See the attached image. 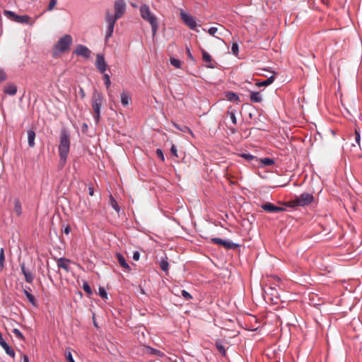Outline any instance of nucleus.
Instances as JSON below:
<instances>
[{"label": "nucleus", "instance_id": "nucleus-12", "mask_svg": "<svg viewBox=\"0 0 362 362\" xmlns=\"http://www.w3.org/2000/svg\"><path fill=\"white\" fill-rule=\"evenodd\" d=\"M115 15L121 18L125 13L126 4L124 0H116L114 4Z\"/></svg>", "mask_w": 362, "mask_h": 362}, {"label": "nucleus", "instance_id": "nucleus-8", "mask_svg": "<svg viewBox=\"0 0 362 362\" xmlns=\"http://www.w3.org/2000/svg\"><path fill=\"white\" fill-rule=\"evenodd\" d=\"M103 100V97L101 93L98 92L97 90H94L92 96V107L93 110V112H101V106Z\"/></svg>", "mask_w": 362, "mask_h": 362}, {"label": "nucleus", "instance_id": "nucleus-40", "mask_svg": "<svg viewBox=\"0 0 362 362\" xmlns=\"http://www.w3.org/2000/svg\"><path fill=\"white\" fill-rule=\"evenodd\" d=\"M102 74H103V79L105 88L107 89H109L111 86L110 76L106 72H104Z\"/></svg>", "mask_w": 362, "mask_h": 362}, {"label": "nucleus", "instance_id": "nucleus-35", "mask_svg": "<svg viewBox=\"0 0 362 362\" xmlns=\"http://www.w3.org/2000/svg\"><path fill=\"white\" fill-rule=\"evenodd\" d=\"M25 297H26L27 300H28V302L33 307H35V308H37L38 307V304H37L36 298H35V296L33 293H27Z\"/></svg>", "mask_w": 362, "mask_h": 362}, {"label": "nucleus", "instance_id": "nucleus-5", "mask_svg": "<svg viewBox=\"0 0 362 362\" xmlns=\"http://www.w3.org/2000/svg\"><path fill=\"white\" fill-rule=\"evenodd\" d=\"M210 243L223 247L226 250H240L241 245L239 243L233 242L230 239H223L221 238H211Z\"/></svg>", "mask_w": 362, "mask_h": 362}, {"label": "nucleus", "instance_id": "nucleus-55", "mask_svg": "<svg viewBox=\"0 0 362 362\" xmlns=\"http://www.w3.org/2000/svg\"><path fill=\"white\" fill-rule=\"evenodd\" d=\"M186 52H187V57L192 60L193 62H196V59L194 57V56L192 55L191 51H190V48L188 47V46H186Z\"/></svg>", "mask_w": 362, "mask_h": 362}, {"label": "nucleus", "instance_id": "nucleus-52", "mask_svg": "<svg viewBox=\"0 0 362 362\" xmlns=\"http://www.w3.org/2000/svg\"><path fill=\"white\" fill-rule=\"evenodd\" d=\"M203 30L206 32V30L205 28H203ZM218 31V28L216 27H214V26H211L210 27L208 30H207V33L210 35H214Z\"/></svg>", "mask_w": 362, "mask_h": 362}, {"label": "nucleus", "instance_id": "nucleus-43", "mask_svg": "<svg viewBox=\"0 0 362 362\" xmlns=\"http://www.w3.org/2000/svg\"><path fill=\"white\" fill-rule=\"evenodd\" d=\"M98 295L105 300L108 299L107 292L105 287L99 286L98 288Z\"/></svg>", "mask_w": 362, "mask_h": 362}, {"label": "nucleus", "instance_id": "nucleus-45", "mask_svg": "<svg viewBox=\"0 0 362 362\" xmlns=\"http://www.w3.org/2000/svg\"><path fill=\"white\" fill-rule=\"evenodd\" d=\"M13 333L14 334L15 337L19 339V340H21V341H24L25 340V337L23 335V334L22 333V332L17 329V328H14L13 329Z\"/></svg>", "mask_w": 362, "mask_h": 362}, {"label": "nucleus", "instance_id": "nucleus-61", "mask_svg": "<svg viewBox=\"0 0 362 362\" xmlns=\"http://www.w3.org/2000/svg\"><path fill=\"white\" fill-rule=\"evenodd\" d=\"M20 267H21V272L23 274H24L25 272H27L28 271H29L26 267H25V262H23L20 264Z\"/></svg>", "mask_w": 362, "mask_h": 362}, {"label": "nucleus", "instance_id": "nucleus-48", "mask_svg": "<svg viewBox=\"0 0 362 362\" xmlns=\"http://www.w3.org/2000/svg\"><path fill=\"white\" fill-rule=\"evenodd\" d=\"M354 140L355 142L360 146L361 144V134L358 129H355L354 130Z\"/></svg>", "mask_w": 362, "mask_h": 362}, {"label": "nucleus", "instance_id": "nucleus-63", "mask_svg": "<svg viewBox=\"0 0 362 362\" xmlns=\"http://www.w3.org/2000/svg\"><path fill=\"white\" fill-rule=\"evenodd\" d=\"M88 130V125L86 123L83 122L82 124V127H81L82 132L86 133V132H87Z\"/></svg>", "mask_w": 362, "mask_h": 362}, {"label": "nucleus", "instance_id": "nucleus-13", "mask_svg": "<svg viewBox=\"0 0 362 362\" xmlns=\"http://www.w3.org/2000/svg\"><path fill=\"white\" fill-rule=\"evenodd\" d=\"M266 117L260 113L258 115V117L254 119V124L257 126V129L259 130L265 131L267 127V124L265 122Z\"/></svg>", "mask_w": 362, "mask_h": 362}, {"label": "nucleus", "instance_id": "nucleus-51", "mask_svg": "<svg viewBox=\"0 0 362 362\" xmlns=\"http://www.w3.org/2000/svg\"><path fill=\"white\" fill-rule=\"evenodd\" d=\"M170 151L173 157L178 158L177 146L175 144H172Z\"/></svg>", "mask_w": 362, "mask_h": 362}, {"label": "nucleus", "instance_id": "nucleus-21", "mask_svg": "<svg viewBox=\"0 0 362 362\" xmlns=\"http://www.w3.org/2000/svg\"><path fill=\"white\" fill-rule=\"evenodd\" d=\"M171 123H172V125L175 128H176L177 130H179L183 133H189V134L193 135V132H192V129L187 125L180 124L174 121H172Z\"/></svg>", "mask_w": 362, "mask_h": 362}, {"label": "nucleus", "instance_id": "nucleus-57", "mask_svg": "<svg viewBox=\"0 0 362 362\" xmlns=\"http://www.w3.org/2000/svg\"><path fill=\"white\" fill-rule=\"evenodd\" d=\"M140 256H141L140 252L139 251H137V250H135L133 252L132 259L134 261H139V259H140Z\"/></svg>", "mask_w": 362, "mask_h": 362}, {"label": "nucleus", "instance_id": "nucleus-41", "mask_svg": "<svg viewBox=\"0 0 362 362\" xmlns=\"http://www.w3.org/2000/svg\"><path fill=\"white\" fill-rule=\"evenodd\" d=\"M283 205L285 207H289V208H295V207L299 206V205L296 204V197H294L293 199L289 200L288 202H284Z\"/></svg>", "mask_w": 362, "mask_h": 362}, {"label": "nucleus", "instance_id": "nucleus-19", "mask_svg": "<svg viewBox=\"0 0 362 362\" xmlns=\"http://www.w3.org/2000/svg\"><path fill=\"white\" fill-rule=\"evenodd\" d=\"M71 262V260L66 257H60L57 259V267L62 268L66 272H69V267L68 264Z\"/></svg>", "mask_w": 362, "mask_h": 362}, {"label": "nucleus", "instance_id": "nucleus-16", "mask_svg": "<svg viewBox=\"0 0 362 362\" xmlns=\"http://www.w3.org/2000/svg\"><path fill=\"white\" fill-rule=\"evenodd\" d=\"M17 86L13 83H7L3 89L4 93L10 96L15 95L17 93Z\"/></svg>", "mask_w": 362, "mask_h": 362}, {"label": "nucleus", "instance_id": "nucleus-15", "mask_svg": "<svg viewBox=\"0 0 362 362\" xmlns=\"http://www.w3.org/2000/svg\"><path fill=\"white\" fill-rule=\"evenodd\" d=\"M115 257L121 267H122L123 269L128 272L131 271L132 269L129 264L127 262L125 257L122 253L116 252Z\"/></svg>", "mask_w": 362, "mask_h": 362}, {"label": "nucleus", "instance_id": "nucleus-37", "mask_svg": "<svg viewBox=\"0 0 362 362\" xmlns=\"http://www.w3.org/2000/svg\"><path fill=\"white\" fill-rule=\"evenodd\" d=\"M73 349L67 347L65 350L64 356L67 362H76L72 356Z\"/></svg>", "mask_w": 362, "mask_h": 362}, {"label": "nucleus", "instance_id": "nucleus-9", "mask_svg": "<svg viewBox=\"0 0 362 362\" xmlns=\"http://www.w3.org/2000/svg\"><path fill=\"white\" fill-rule=\"evenodd\" d=\"M262 210L269 214H278L286 211L285 207L275 205L274 204L266 202L260 205Z\"/></svg>", "mask_w": 362, "mask_h": 362}, {"label": "nucleus", "instance_id": "nucleus-27", "mask_svg": "<svg viewBox=\"0 0 362 362\" xmlns=\"http://www.w3.org/2000/svg\"><path fill=\"white\" fill-rule=\"evenodd\" d=\"M274 80H275V76L274 75H272L271 76H269V78H267L265 80L257 81L255 83V85L257 87H262V86L266 87V86L271 85L274 81Z\"/></svg>", "mask_w": 362, "mask_h": 362}, {"label": "nucleus", "instance_id": "nucleus-62", "mask_svg": "<svg viewBox=\"0 0 362 362\" xmlns=\"http://www.w3.org/2000/svg\"><path fill=\"white\" fill-rule=\"evenodd\" d=\"M78 94L81 99H83L86 97V93L82 87H79Z\"/></svg>", "mask_w": 362, "mask_h": 362}, {"label": "nucleus", "instance_id": "nucleus-28", "mask_svg": "<svg viewBox=\"0 0 362 362\" xmlns=\"http://www.w3.org/2000/svg\"><path fill=\"white\" fill-rule=\"evenodd\" d=\"M247 109L248 110V116L250 119L253 118L255 112H258V110L254 105L250 103H245L243 105V109Z\"/></svg>", "mask_w": 362, "mask_h": 362}, {"label": "nucleus", "instance_id": "nucleus-39", "mask_svg": "<svg viewBox=\"0 0 362 362\" xmlns=\"http://www.w3.org/2000/svg\"><path fill=\"white\" fill-rule=\"evenodd\" d=\"M239 156L245 160H246L248 163H250L252 160H255V156H253L252 154L250 153H244L242 152L239 153Z\"/></svg>", "mask_w": 362, "mask_h": 362}, {"label": "nucleus", "instance_id": "nucleus-10", "mask_svg": "<svg viewBox=\"0 0 362 362\" xmlns=\"http://www.w3.org/2000/svg\"><path fill=\"white\" fill-rule=\"evenodd\" d=\"M95 66L98 71L100 74H103L104 72H106L108 68V64L106 62L105 57L104 54L103 53H98L96 54V59L95 62Z\"/></svg>", "mask_w": 362, "mask_h": 362}, {"label": "nucleus", "instance_id": "nucleus-20", "mask_svg": "<svg viewBox=\"0 0 362 362\" xmlns=\"http://www.w3.org/2000/svg\"><path fill=\"white\" fill-rule=\"evenodd\" d=\"M28 134V144L29 147L33 148L35 145V137H36V132L32 128L27 132Z\"/></svg>", "mask_w": 362, "mask_h": 362}, {"label": "nucleus", "instance_id": "nucleus-38", "mask_svg": "<svg viewBox=\"0 0 362 362\" xmlns=\"http://www.w3.org/2000/svg\"><path fill=\"white\" fill-rule=\"evenodd\" d=\"M82 288L88 296H90L93 294V291L88 281H83Z\"/></svg>", "mask_w": 362, "mask_h": 362}, {"label": "nucleus", "instance_id": "nucleus-26", "mask_svg": "<svg viewBox=\"0 0 362 362\" xmlns=\"http://www.w3.org/2000/svg\"><path fill=\"white\" fill-rule=\"evenodd\" d=\"M159 266H160V269L163 272L168 274V270H169V262H168V257L166 255H165L164 257H162L160 258V260L159 262Z\"/></svg>", "mask_w": 362, "mask_h": 362}, {"label": "nucleus", "instance_id": "nucleus-60", "mask_svg": "<svg viewBox=\"0 0 362 362\" xmlns=\"http://www.w3.org/2000/svg\"><path fill=\"white\" fill-rule=\"evenodd\" d=\"M7 344V342L4 340V339L3 338V335L0 332V346L3 348L6 346Z\"/></svg>", "mask_w": 362, "mask_h": 362}, {"label": "nucleus", "instance_id": "nucleus-4", "mask_svg": "<svg viewBox=\"0 0 362 362\" xmlns=\"http://www.w3.org/2000/svg\"><path fill=\"white\" fill-rule=\"evenodd\" d=\"M3 13L4 16H6L8 19L13 21L15 23L25 24V25H32L33 23L30 21V17L27 15H18L14 11L10 10L4 9L3 11Z\"/></svg>", "mask_w": 362, "mask_h": 362}, {"label": "nucleus", "instance_id": "nucleus-44", "mask_svg": "<svg viewBox=\"0 0 362 362\" xmlns=\"http://www.w3.org/2000/svg\"><path fill=\"white\" fill-rule=\"evenodd\" d=\"M5 263V253L4 249L1 247L0 249V270H3L4 268Z\"/></svg>", "mask_w": 362, "mask_h": 362}, {"label": "nucleus", "instance_id": "nucleus-29", "mask_svg": "<svg viewBox=\"0 0 362 362\" xmlns=\"http://www.w3.org/2000/svg\"><path fill=\"white\" fill-rule=\"evenodd\" d=\"M120 98L121 103L124 107L127 106L132 102L130 95H129L124 90L121 93Z\"/></svg>", "mask_w": 362, "mask_h": 362}, {"label": "nucleus", "instance_id": "nucleus-50", "mask_svg": "<svg viewBox=\"0 0 362 362\" xmlns=\"http://www.w3.org/2000/svg\"><path fill=\"white\" fill-rule=\"evenodd\" d=\"M156 156H158V158L162 161V162H164L165 161V156H164V152L161 149V148H157L156 150Z\"/></svg>", "mask_w": 362, "mask_h": 362}, {"label": "nucleus", "instance_id": "nucleus-42", "mask_svg": "<svg viewBox=\"0 0 362 362\" xmlns=\"http://www.w3.org/2000/svg\"><path fill=\"white\" fill-rule=\"evenodd\" d=\"M4 350L8 354L10 357L14 358L16 356L15 351L8 344H7L6 346L3 347Z\"/></svg>", "mask_w": 362, "mask_h": 362}, {"label": "nucleus", "instance_id": "nucleus-46", "mask_svg": "<svg viewBox=\"0 0 362 362\" xmlns=\"http://www.w3.org/2000/svg\"><path fill=\"white\" fill-rule=\"evenodd\" d=\"M23 275L25 276V281L27 283L31 284L33 282V281L34 279V276L30 271H28Z\"/></svg>", "mask_w": 362, "mask_h": 362}, {"label": "nucleus", "instance_id": "nucleus-22", "mask_svg": "<svg viewBox=\"0 0 362 362\" xmlns=\"http://www.w3.org/2000/svg\"><path fill=\"white\" fill-rule=\"evenodd\" d=\"M250 100L252 103H259L262 101V97L259 91L250 90Z\"/></svg>", "mask_w": 362, "mask_h": 362}, {"label": "nucleus", "instance_id": "nucleus-7", "mask_svg": "<svg viewBox=\"0 0 362 362\" xmlns=\"http://www.w3.org/2000/svg\"><path fill=\"white\" fill-rule=\"evenodd\" d=\"M296 204L301 207H305L315 202V197L312 193L303 192L300 195H295Z\"/></svg>", "mask_w": 362, "mask_h": 362}, {"label": "nucleus", "instance_id": "nucleus-1", "mask_svg": "<svg viewBox=\"0 0 362 362\" xmlns=\"http://www.w3.org/2000/svg\"><path fill=\"white\" fill-rule=\"evenodd\" d=\"M70 134L66 128H62L60 131L59 144L58 147L59 156V169H62L66 163L70 150Z\"/></svg>", "mask_w": 362, "mask_h": 362}, {"label": "nucleus", "instance_id": "nucleus-58", "mask_svg": "<svg viewBox=\"0 0 362 362\" xmlns=\"http://www.w3.org/2000/svg\"><path fill=\"white\" fill-rule=\"evenodd\" d=\"M7 78L6 74L3 69H0V83L4 81Z\"/></svg>", "mask_w": 362, "mask_h": 362}, {"label": "nucleus", "instance_id": "nucleus-53", "mask_svg": "<svg viewBox=\"0 0 362 362\" xmlns=\"http://www.w3.org/2000/svg\"><path fill=\"white\" fill-rule=\"evenodd\" d=\"M57 0H49V2L48 4V6H47V11H52L54 9V8L55 7V6L57 5Z\"/></svg>", "mask_w": 362, "mask_h": 362}, {"label": "nucleus", "instance_id": "nucleus-6", "mask_svg": "<svg viewBox=\"0 0 362 362\" xmlns=\"http://www.w3.org/2000/svg\"><path fill=\"white\" fill-rule=\"evenodd\" d=\"M180 16L183 23L188 26V28L195 32L199 33V30L198 27L201 25L197 24L195 18L189 14L188 12H186L184 10H181L180 13Z\"/></svg>", "mask_w": 362, "mask_h": 362}, {"label": "nucleus", "instance_id": "nucleus-33", "mask_svg": "<svg viewBox=\"0 0 362 362\" xmlns=\"http://www.w3.org/2000/svg\"><path fill=\"white\" fill-rule=\"evenodd\" d=\"M109 204L111 206V207L112 209H114L117 212V214H119V212L121 211V208L119 206L117 202L115 200V199L112 197V194L110 195Z\"/></svg>", "mask_w": 362, "mask_h": 362}, {"label": "nucleus", "instance_id": "nucleus-36", "mask_svg": "<svg viewBox=\"0 0 362 362\" xmlns=\"http://www.w3.org/2000/svg\"><path fill=\"white\" fill-rule=\"evenodd\" d=\"M115 25H107L106 31H105V41H107L112 36L114 33Z\"/></svg>", "mask_w": 362, "mask_h": 362}, {"label": "nucleus", "instance_id": "nucleus-25", "mask_svg": "<svg viewBox=\"0 0 362 362\" xmlns=\"http://www.w3.org/2000/svg\"><path fill=\"white\" fill-rule=\"evenodd\" d=\"M146 351L148 354L157 356L160 358L165 356V354L159 349L151 347V346H145Z\"/></svg>", "mask_w": 362, "mask_h": 362}, {"label": "nucleus", "instance_id": "nucleus-30", "mask_svg": "<svg viewBox=\"0 0 362 362\" xmlns=\"http://www.w3.org/2000/svg\"><path fill=\"white\" fill-rule=\"evenodd\" d=\"M236 110L233 108L232 106H230L228 107V110L227 111V115L229 116L231 122L234 124H237V118H236Z\"/></svg>", "mask_w": 362, "mask_h": 362}, {"label": "nucleus", "instance_id": "nucleus-64", "mask_svg": "<svg viewBox=\"0 0 362 362\" xmlns=\"http://www.w3.org/2000/svg\"><path fill=\"white\" fill-rule=\"evenodd\" d=\"M21 358H22V360H23L22 362H29L30 361H29V357L26 354H22Z\"/></svg>", "mask_w": 362, "mask_h": 362}, {"label": "nucleus", "instance_id": "nucleus-32", "mask_svg": "<svg viewBox=\"0 0 362 362\" xmlns=\"http://www.w3.org/2000/svg\"><path fill=\"white\" fill-rule=\"evenodd\" d=\"M14 211L17 216H20L22 214V206L21 201L18 198L14 199Z\"/></svg>", "mask_w": 362, "mask_h": 362}, {"label": "nucleus", "instance_id": "nucleus-11", "mask_svg": "<svg viewBox=\"0 0 362 362\" xmlns=\"http://www.w3.org/2000/svg\"><path fill=\"white\" fill-rule=\"evenodd\" d=\"M73 54L88 59L90 57L91 50L86 45L78 44L74 50Z\"/></svg>", "mask_w": 362, "mask_h": 362}, {"label": "nucleus", "instance_id": "nucleus-54", "mask_svg": "<svg viewBox=\"0 0 362 362\" xmlns=\"http://www.w3.org/2000/svg\"><path fill=\"white\" fill-rule=\"evenodd\" d=\"M93 113V119L95 124H98L101 119V112H96Z\"/></svg>", "mask_w": 362, "mask_h": 362}, {"label": "nucleus", "instance_id": "nucleus-14", "mask_svg": "<svg viewBox=\"0 0 362 362\" xmlns=\"http://www.w3.org/2000/svg\"><path fill=\"white\" fill-rule=\"evenodd\" d=\"M201 52L203 60L208 63L206 64V67L209 69H214L216 66L212 63L213 59L211 54L204 49H202Z\"/></svg>", "mask_w": 362, "mask_h": 362}, {"label": "nucleus", "instance_id": "nucleus-3", "mask_svg": "<svg viewBox=\"0 0 362 362\" xmlns=\"http://www.w3.org/2000/svg\"><path fill=\"white\" fill-rule=\"evenodd\" d=\"M73 38L69 34H66L62 36L52 49V56L54 57L59 53H64L70 49L72 44Z\"/></svg>", "mask_w": 362, "mask_h": 362}, {"label": "nucleus", "instance_id": "nucleus-59", "mask_svg": "<svg viewBox=\"0 0 362 362\" xmlns=\"http://www.w3.org/2000/svg\"><path fill=\"white\" fill-rule=\"evenodd\" d=\"M71 231V228L69 225L64 226L62 232L66 235H69Z\"/></svg>", "mask_w": 362, "mask_h": 362}, {"label": "nucleus", "instance_id": "nucleus-49", "mask_svg": "<svg viewBox=\"0 0 362 362\" xmlns=\"http://www.w3.org/2000/svg\"><path fill=\"white\" fill-rule=\"evenodd\" d=\"M181 296L186 300H189L192 299V296L187 291H186L185 289L181 290Z\"/></svg>", "mask_w": 362, "mask_h": 362}, {"label": "nucleus", "instance_id": "nucleus-24", "mask_svg": "<svg viewBox=\"0 0 362 362\" xmlns=\"http://www.w3.org/2000/svg\"><path fill=\"white\" fill-rule=\"evenodd\" d=\"M120 18L119 17L117 16L116 15H112L110 13V12L107 10L105 12V21L108 25H115L117 21Z\"/></svg>", "mask_w": 362, "mask_h": 362}, {"label": "nucleus", "instance_id": "nucleus-31", "mask_svg": "<svg viewBox=\"0 0 362 362\" xmlns=\"http://www.w3.org/2000/svg\"><path fill=\"white\" fill-rule=\"evenodd\" d=\"M215 346H216V349L220 352V354L223 357H226V348H225L224 345L223 344L221 339H217L215 341Z\"/></svg>", "mask_w": 362, "mask_h": 362}, {"label": "nucleus", "instance_id": "nucleus-23", "mask_svg": "<svg viewBox=\"0 0 362 362\" xmlns=\"http://www.w3.org/2000/svg\"><path fill=\"white\" fill-rule=\"evenodd\" d=\"M259 162H260L259 168L272 166L276 163L275 159L273 158H270V157L260 158Z\"/></svg>", "mask_w": 362, "mask_h": 362}, {"label": "nucleus", "instance_id": "nucleus-17", "mask_svg": "<svg viewBox=\"0 0 362 362\" xmlns=\"http://www.w3.org/2000/svg\"><path fill=\"white\" fill-rule=\"evenodd\" d=\"M256 221V216L255 214H250L243 220L242 226L249 230L252 229L253 223Z\"/></svg>", "mask_w": 362, "mask_h": 362}, {"label": "nucleus", "instance_id": "nucleus-34", "mask_svg": "<svg viewBox=\"0 0 362 362\" xmlns=\"http://www.w3.org/2000/svg\"><path fill=\"white\" fill-rule=\"evenodd\" d=\"M170 64L176 69H180L183 62L178 58L171 57L169 59Z\"/></svg>", "mask_w": 362, "mask_h": 362}, {"label": "nucleus", "instance_id": "nucleus-2", "mask_svg": "<svg viewBox=\"0 0 362 362\" xmlns=\"http://www.w3.org/2000/svg\"><path fill=\"white\" fill-rule=\"evenodd\" d=\"M139 11L141 17L151 25L152 35L155 36L159 26L157 17L151 11L149 6L146 4L141 5Z\"/></svg>", "mask_w": 362, "mask_h": 362}, {"label": "nucleus", "instance_id": "nucleus-56", "mask_svg": "<svg viewBox=\"0 0 362 362\" xmlns=\"http://www.w3.org/2000/svg\"><path fill=\"white\" fill-rule=\"evenodd\" d=\"M259 160H260V158L255 156V160H252L249 163H250L254 167L259 168V165H260Z\"/></svg>", "mask_w": 362, "mask_h": 362}, {"label": "nucleus", "instance_id": "nucleus-47", "mask_svg": "<svg viewBox=\"0 0 362 362\" xmlns=\"http://www.w3.org/2000/svg\"><path fill=\"white\" fill-rule=\"evenodd\" d=\"M231 52L233 55L238 56L239 53V45L236 42H233L231 45Z\"/></svg>", "mask_w": 362, "mask_h": 362}, {"label": "nucleus", "instance_id": "nucleus-18", "mask_svg": "<svg viewBox=\"0 0 362 362\" xmlns=\"http://www.w3.org/2000/svg\"><path fill=\"white\" fill-rule=\"evenodd\" d=\"M223 94L228 101L234 102L237 105L240 103V99L238 93L233 91H225Z\"/></svg>", "mask_w": 362, "mask_h": 362}]
</instances>
